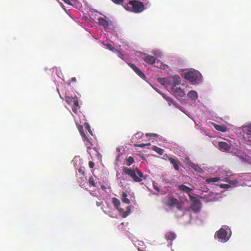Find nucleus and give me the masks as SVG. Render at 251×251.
Returning a JSON list of instances; mask_svg holds the SVG:
<instances>
[{
    "instance_id": "f257e3e1",
    "label": "nucleus",
    "mask_w": 251,
    "mask_h": 251,
    "mask_svg": "<svg viewBox=\"0 0 251 251\" xmlns=\"http://www.w3.org/2000/svg\"><path fill=\"white\" fill-rule=\"evenodd\" d=\"M123 170L124 174L131 177L134 182H140L142 180V178L145 179L143 173L138 168L131 169L124 167Z\"/></svg>"
},
{
    "instance_id": "f03ea898",
    "label": "nucleus",
    "mask_w": 251,
    "mask_h": 251,
    "mask_svg": "<svg viewBox=\"0 0 251 251\" xmlns=\"http://www.w3.org/2000/svg\"><path fill=\"white\" fill-rule=\"evenodd\" d=\"M123 6L126 10L136 13H141L145 9L144 3L137 0H130L123 4Z\"/></svg>"
},
{
    "instance_id": "7ed1b4c3",
    "label": "nucleus",
    "mask_w": 251,
    "mask_h": 251,
    "mask_svg": "<svg viewBox=\"0 0 251 251\" xmlns=\"http://www.w3.org/2000/svg\"><path fill=\"white\" fill-rule=\"evenodd\" d=\"M227 233V232L226 230L221 228L216 232L215 237L218 239L222 242H226L228 239Z\"/></svg>"
},
{
    "instance_id": "20e7f679",
    "label": "nucleus",
    "mask_w": 251,
    "mask_h": 251,
    "mask_svg": "<svg viewBox=\"0 0 251 251\" xmlns=\"http://www.w3.org/2000/svg\"><path fill=\"white\" fill-rule=\"evenodd\" d=\"M244 138L245 140L251 144V125L245 126L243 128Z\"/></svg>"
},
{
    "instance_id": "39448f33",
    "label": "nucleus",
    "mask_w": 251,
    "mask_h": 251,
    "mask_svg": "<svg viewBox=\"0 0 251 251\" xmlns=\"http://www.w3.org/2000/svg\"><path fill=\"white\" fill-rule=\"evenodd\" d=\"M169 85H172L173 86H176L181 83V79L178 75H175L168 77Z\"/></svg>"
},
{
    "instance_id": "423d86ee",
    "label": "nucleus",
    "mask_w": 251,
    "mask_h": 251,
    "mask_svg": "<svg viewBox=\"0 0 251 251\" xmlns=\"http://www.w3.org/2000/svg\"><path fill=\"white\" fill-rule=\"evenodd\" d=\"M185 78L191 82L196 80L198 78L197 73L193 71H189L185 74Z\"/></svg>"
},
{
    "instance_id": "0eeeda50",
    "label": "nucleus",
    "mask_w": 251,
    "mask_h": 251,
    "mask_svg": "<svg viewBox=\"0 0 251 251\" xmlns=\"http://www.w3.org/2000/svg\"><path fill=\"white\" fill-rule=\"evenodd\" d=\"M201 205L200 201H196L191 205V208L195 213H198L201 210Z\"/></svg>"
},
{
    "instance_id": "6e6552de",
    "label": "nucleus",
    "mask_w": 251,
    "mask_h": 251,
    "mask_svg": "<svg viewBox=\"0 0 251 251\" xmlns=\"http://www.w3.org/2000/svg\"><path fill=\"white\" fill-rule=\"evenodd\" d=\"M171 89L176 96L180 98H182L185 96L184 91L180 88L172 86Z\"/></svg>"
},
{
    "instance_id": "1a4fd4ad",
    "label": "nucleus",
    "mask_w": 251,
    "mask_h": 251,
    "mask_svg": "<svg viewBox=\"0 0 251 251\" xmlns=\"http://www.w3.org/2000/svg\"><path fill=\"white\" fill-rule=\"evenodd\" d=\"M178 203V200L173 196H169L166 205L169 207H173Z\"/></svg>"
},
{
    "instance_id": "9d476101",
    "label": "nucleus",
    "mask_w": 251,
    "mask_h": 251,
    "mask_svg": "<svg viewBox=\"0 0 251 251\" xmlns=\"http://www.w3.org/2000/svg\"><path fill=\"white\" fill-rule=\"evenodd\" d=\"M220 149L224 151H228L231 149V146L225 142H220L218 144Z\"/></svg>"
},
{
    "instance_id": "9b49d317",
    "label": "nucleus",
    "mask_w": 251,
    "mask_h": 251,
    "mask_svg": "<svg viewBox=\"0 0 251 251\" xmlns=\"http://www.w3.org/2000/svg\"><path fill=\"white\" fill-rule=\"evenodd\" d=\"M168 159L170 163L173 165L174 169L176 171H178L179 169V162L177 159L173 157H169Z\"/></svg>"
},
{
    "instance_id": "f8f14e48",
    "label": "nucleus",
    "mask_w": 251,
    "mask_h": 251,
    "mask_svg": "<svg viewBox=\"0 0 251 251\" xmlns=\"http://www.w3.org/2000/svg\"><path fill=\"white\" fill-rule=\"evenodd\" d=\"M144 60L148 64L152 65L155 62L156 59L151 55H148L143 58Z\"/></svg>"
},
{
    "instance_id": "ddd939ff",
    "label": "nucleus",
    "mask_w": 251,
    "mask_h": 251,
    "mask_svg": "<svg viewBox=\"0 0 251 251\" xmlns=\"http://www.w3.org/2000/svg\"><path fill=\"white\" fill-rule=\"evenodd\" d=\"M176 238V234L172 231L168 232L165 234V239L167 241H172Z\"/></svg>"
},
{
    "instance_id": "4468645a",
    "label": "nucleus",
    "mask_w": 251,
    "mask_h": 251,
    "mask_svg": "<svg viewBox=\"0 0 251 251\" xmlns=\"http://www.w3.org/2000/svg\"><path fill=\"white\" fill-rule=\"evenodd\" d=\"M178 190L189 194L192 190V189L185 185L181 184L178 186Z\"/></svg>"
},
{
    "instance_id": "2eb2a0df",
    "label": "nucleus",
    "mask_w": 251,
    "mask_h": 251,
    "mask_svg": "<svg viewBox=\"0 0 251 251\" xmlns=\"http://www.w3.org/2000/svg\"><path fill=\"white\" fill-rule=\"evenodd\" d=\"M98 21L100 25L102 26L104 28H106L109 26V23L105 19L100 18L98 19Z\"/></svg>"
},
{
    "instance_id": "dca6fc26",
    "label": "nucleus",
    "mask_w": 251,
    "mask_h": 251,
    "mask_svg": "<svg viewBox=\"0 0 251 251\" xmlns=\"http://www.w3.org/2000/svg\"><path fill=\"white\" fill-rule=\"evenodd\" d=\"M158 82L161 85H169V81L168 77L159 78L157 79Z\"/></svg>"
},
{
    "instance_id": "f3484780",
    "label": "nucleus",
    "mask_w": 251,
    "mask_h": 251,
    "mask_svg": "<svg viewBox=\"0 0 251 251\" xmlns=\"http://www.w3.org/2000/svg\"><path fill=\"white\" fill-rule=\"evenodd\" d=\"M214 127L217 130L223 132H226L227 129L226 126H225V125H219L215 124Z\"/></svg>"
},
{
    "instance_id": "a211bd4d",
    "label": "nucleus",
    "mask_w": 251,
    "mask_h": 251,
    "mask_svg": "<svg viewBox=\"0 0 251 251\" xmlns=\"http://www.w3.org/2000/svg\"><path fill=\"white\" fill-rule=\"evenodd\" d=\"M84 168H80L78 170V174H76L77 176L81 180L83 181L84 178L85 172Z\"/></svg>"
},
{
    "instance_id": "6ab92c4d",
    "label": "nucleus",
    "mask_w": 251,
    "mask_h": 251,
    "mask_svg": "<svg viewBox=\"0 0 251 251\" xmlns=\"http://www.w3.org/2000/svg\"><path fill=\"white\" fill-rule=\"evenodd\" d=\"M188 97L192 100H195L198 98V94L195 91H191L188 94Z\"/></svg>"
},
{
    "instance_id": "aec40b11",
    "label": "nucleus",
    "mask_w": 251,
    "mask_h": 251,
    "mask_svg": "<svg viewBox=\"0 0 251 251\" xmlns=\"http://www.w3.org/2000/svg\"><path fill=\"white\" fill-rule=\"evenodd\" d=\"M127 194L123 192L122 194V201L126 204H129L130 203V201L127 199Z\"/></svg>"
},
{
    "instance_id": "412c9836",
    "label": "nucleus",
    "mask_w": 251,
    "mask_h": 251,
    "mask_svg": "<svg viewBox=\"0 0 251 251\" xmlns=\"http://www.w3.org/2000/svg\"><path fill=\"white\" fill-rule=\"evenodd\" d=\"M220 180L219 177H215L208 178L206 179V182L208 183H214L219 181Z\"/></svg>"
},
{
    "instance_id": "4be33fe9",
    "label": "nucleus",
    "mask_w": 251,
    "mask_h": 251,
    "mask_svg": "<svg viewBox=\"0 0 251 251\" xmlns=\"http://www.w3.org/2000/svg\"><path fill=\"white\" fill-rule=\"evenodd\" d=\"M152 150L159 155H162L164 151L163 149L156 146H153L152 147Z\"/></svg>"
},
{
    "instance_id": "5701e85b",
    "label": "nucleus",
    "mask_w": 251,
    "mask_h": 251,
    "mask_svg": "<svg viewBox=\"0 0 251 251\" xmlns=\"http://www.w3.org/2000/svg\"><path fill=\"white\" fill-rule=\"evenodd\" d=\"M140 77L145 80L146 76L145 74L138 68L136 71H134Z\"/></svg>"
},
{
    "instance_id": "b1692460",
    "label": "nucleus",
    "mask_w": 251,
    "mask_h": 251,
    "mask_svg": "<svg viewBox=\"0 0 251 251\" xmlns=\"http://www.w3.org/2000/svg\"><path fill=\"white\" fill-rule=\"evenodd\" d=\"M112 202H113L114 206L115 207V208H116L117 209H118V207L120 206V203H121L120 201L116 198H112Z\"/></svg>"
},
{
    "instance_id": "393cba45",
    "label": "nucleus",
    "mask_w": 251,
    "mask_h": 251,
    "mask_svg": "<svg viewBox=\"0 0 251 251\" xmlns=\"http://www.w3.org/2000/svg\"><path fill=\"white\" fill-rule=\"evenodd\" d=\"M134 162V158L131 157H128L126 161V164L127 166H130Z\"/></svg>"
},
{
    "instance_id": "a878e982",
    "label": "nucleus",
    "mask_w": 251,
    "mask_h": 251,
    "mask_svg": "<svg viewBox=\"0 0 251 251\" xmlns=\"http://www.w3.org/2000/svg\"><path fill=\"white\" fill-rule=\"evenodd\" d=\"M66 101L69 104H73L74 100L75 99V96L74 97L67 96L65 98Z\"/></svg>"
},
{
    "instance_id": "bb28decb",
    "label": "nucleus",
    "mask_w": 251,
    "mask_h": 251,
    "mask_svg": "<svg viewBox=\"0 0 251 251\" xmlns=\"http://www.w3.org/2000/svg\"><path fill=\"white\" fill-rule=\"evenodd\" d=\"M79 131H80V134H81V136L83 138V140H86V141H89L88 138L86 136L85 134L84 133V131H83V129H82V127H81V129H79Z\"/></svg>"
},
{
    "instance_id": "cd10ccee",
    "label": "nucleus",
    "mask_w": 251,
    "mask_h": 251,
    "mask_svg": "<svg viewBox=\"0 0 251 251\" xmlns=\"http://www.w3.org/2000/svg\"><path fill=\"white\" fill-rule=\"evenodd\" d=\"M191 167L195 171L198 172H201L202 171L201 169L197 165L193 164Z\"/></svg>"
},
{
    "instance_id": "c85d7f7f",
    "label": "nucleus",
    "mask_w": 251,
    "mask_h": 251,
    "mask_svg": "<svg viewBox=\"0 0 251 251\" xmlns=\"http://www.w3.org/2000/svg\"><path fill=\"white\" fill-rule=\"evenodd\" d=\"M188 196H189V199L190 200L193 201V202H194V201H200L199 200H198L197 199V197H195V196H192V195H191L190 193L188 194Z\"/></svg>"
},
{
    "instance_id": "c756f323",
    "label": "nucleus",
    "mask_w": 251,
    "mask_h": 251,
    "mask_svg": "<svg viewBox=\"0 0 251 251\" xmlns=\"http://www.w3.org/2000/svg\"><path fill=\"white\" fill-rule=\"evenodd\" d=\"M150 145H151L150 143H148V144L142 143V144H137L135 146L136 147H140V148H144V147H147V146H149Z\"/></svg>"
},
{
    "instance_id": "7c9ffc66",
    "label": "nucleus",
    "mask_w": 251,
    "mask_h": 251,
    "mask_svg": "<svg viewBox=\"0 0 251 251\" xmlns=\"http://www.w3.org/2000/svg\"><path fill=\"white\" fill-rule=\"evenodd\" d=\"M89 184L90 185H91L92 186H94V187L96 186V184H95V180H94L93 177H90L89 180Z\"/></svg>"
},
{
    "instance_id": "2f4dec72",
    "label": "nucleus",
    "mask_w": 251,
    "mask_h": 251,
    "mask_svg": "<svg viewBox=\"0 0 251 251\" xmlns=\"http://www.w3.org/2000/svg\"><path fill=\"white\" fill-rule=\"evenodd\" d=\"M73 104L74 107H75L76 108L78 107V106H79L78 101V99H77V98L76 96H75V99L74 102H73Z\"/></svg>"
},
{
    "instance_id": "473e14b6",
    "label": "nucleus",
    "mask_w": 251,
    "mask_h": 251,
    "mask_svg": "<svg viewBox=\"0 0 251 251\" xmlns=\"http://www.w3.org/2000/svg\"><path fill=\"white\" fill-rule=\"evenodd\" d=\"M85 127L86 130H87L90 133V134L92 135V131L91 130L90 126L88 124H86Z\"/></svg>"
},
{
    "instance_id": "72a5a7b5",
    "label": "nucleus",
    "mask_w": 251,
    "mask_h": 251,
    "mask_svg": "<svg viewBox=\"0 0 251 251\" xmlns=\"http://www.w3.org/2000/svg\"><path fill=\"white\" fill-rule=\"evenodd\" d=\"M128 65L133 69L134 71H136V70L138 69V68L134 64L131 63H128Z\"/></svg>"
},
{
    "instance_id": "f704fd0d",
    "label": "nucleus",
    "mask_w": 251,
    "mask_h": 251,
    "mask_svg": "<svg viewBox=\"0 0 251 251\" xmlns=\"http://www.w3.org/2000/svg\"><path fill=\"white\" fill-rule=\"evenodd\" d=\"M146 136L147 137H149V136H151V137L152 138H154L155 137H157L158 135L157 134H155V133H152V134H151V133H147L146 134Z\"/></svg>"
},
{
    "instance_id": "c9c22d12",
    "label": "nucleus",
    "mask_w": 251,
    "mask_h": 251,
    "mask_svg": "<svg viewBox=\"0 0 251 251\" xmlns=\"http://www.w3.org/2000/svg\"><path fill=\"white\" fill-rule=\"evenodd\" d=\"M113 2H114L115 3L117 4H122L124 0H112Z\"/></svg>"
},
{
    "instance_id": "e433bc0d",
    "label": "nucleus",
    "mask_w": 251,
    "mask_h": 251,
    "mask_svg": "<svg viewBox=\"0 0 251 251\" xmlns=\"http://www.w3.org/2000/svg\"><path fill=\"white\" fill-rule=\"evenodd\" d=\"M220 186L221 188L224 189L228 188L230 187L229 185L227 184H221Z\"/></svg>"
},
{
    "instance_id": "4c0bfd02",
    "label": "nucleus",
    "mask_w": 251,
    "mask_h": 251,
    "mask_svg": "<svg viewBox=\"0 0 251 251\" xmlns=\"http://www.w3.org/2000/svg\"><path fill=\"white\" fill-rule=\"evenodd\" d=\"M65 3L68 4L72 5V1L75 2L76 0H63Z\"/></svg>"
},
{
    "instance_id": "58836bf2",
    "label": "nucleus",
    "mask_w": 251,
    "mask_h": 251,
    "mask_svg": "<svg viewBox=\"0 0 251 251\" xmlns=\"http://www.w3.org/2000/svg\"><path fill=\"white\" fill-rule=\"evenodd\" d=\"M106 46L108 48V49H109L111 50H115V48L113 47H112V46L110 44H106Z\"/></svg>"
},
{
    "instance_id": "ea45409f",
    "label": "nucleus",
    "mask_w": 251,
    "mask_h": 251,
    "mask_svg": "<svg viewBox=\"0 0 251 251\" xmlns=\"http://www.w3.org/2000/svg\"><path fill=\"white\" fill-rule=\"evenodd\" d=\"M95 166V163L93 162V161H89V167L91 168V169H92Z\"/></svg>"
},
{
    "instance_id": "a19ab883",
    "label": "nucleus",
    "mask_w": 251,
    "mask_h": 251,
    "mask_svg": "<svg viewBox=\"0 0 251 251\" xmlns=\"http://www.w3.org/2000/svg\"><path fill=\"white\" fill-rule=\"evenodd\" d=\"M153 188H154L155 190L157 191L158 192H159L160 189H159V188L157 186H155V185H153Z\"/></svg>"
},
{
    "instance_id": "79ce46f5",
    "label": "nucleus",
    "mask_w": 251,
    "mask_h": 251,
    "mask_svg": "<svg viewBox=\"0 0 251 251\" xmlns=\"http://www.w3.org/2000/svg\"><path fill=\"white\" fill-rule=\"evenodd\" d=\"M76 79L75 77H73L71 78V82H76Z\"/></svg>"
},
{
    "instance_id": "37998d69",
    "label": "nucleus",
    "mask_w": 251,
    "mask_h": 251,
    "mask_svg": "<svg viewBox=\"0 0 251 251\" xmlns=\"http://www.w3.org/2000/svg\"><path fill=\"white\" fill-rule=\"evenodd\" d=\"M87 151H88V150H90L91 148L90 147H87Z\"/></svg>"
},
{
    "instance_id": "c03bdc74",
    "label": "nucleus",
    "mask_w": 251,
    "mask_h": 251,
    "mask_svg": "<svg viewBox=\"0 0 251 251\" xmlns=\"http://www.w3.org/2000/svg\"><path fill=\"white\" fill-rule=\"evenodd\" d=\"M73 111L74 112H75V108H73Z\"/></svg>"
}]
</instances>
